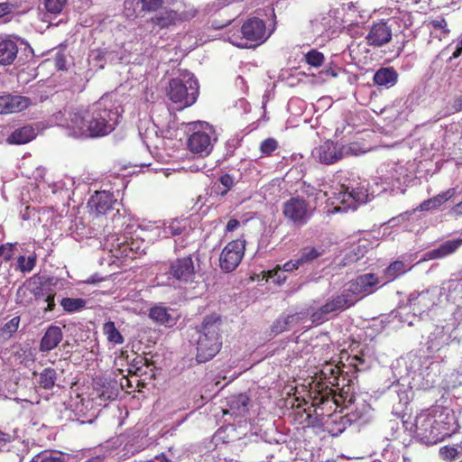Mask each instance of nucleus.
Wrapping results in <instances>:
<instances>
[{
  "label": "nucleus",
  "mask_w": 462,
  "mask_h": 462,
  "mask_svg": "<svg viewBox=\"0 0 462 462\" xmlns=\"http://www.w3.org/2000/svg\"><path fill=\"white\" fill-rule=\"evenodd\" d=\"M341 366L332 362H326L319 371V381L310 387L309 398L310 407L308 410L306 421L308 426L322 425L324 430L332 436H337L345 430L343 418L333 415L338 406L335 390L331 386H339Z\"/></svg>",
  "instance_id": "1"
},
{
  "label": "nucleus",
  "mask_w": 462,
  "mask_h": 462,
  "mask_svg": "<svg viewBox=\"0 0 462 462\" xmlns=\"http://www.w3.org/2000/svg\"><path fill=\"white\" fill-rule=\"evenodd\" d=\"M118 114L108 109L104 98L88 109H78L69 114L67 128L69 135L79 137L103 136L115 128Z\"/></svg>",
  "instance_id": "2"
},
{
  "label": "nucleus",
  "mask_w": 462,
  "mask_h": 462,
  "mask_svg": "<svg viewBox=\"0 0 462 462\" xmlns=\"http://www.w3.org/2000/svg\"><path fill=\"white\" fill-rule=\"evenodd\" d=\"M453 420V416L448 414H436L424 411L415 418L414 432L421 442L434 445L455 433Z\"/></svg>",
  "instance_id": "3"
},
{
  "label": "nucleus",
  "mask_w": 462,
  "mask_h": 462,
  "mask_svg": "<svg viewBox=\"0 0 462 462\" xmlns=\"http://www.w3.org/2000/svg\"><path fill=\"white\" fill-rule=\"evenodd\" d=\"M221 316L216 313L207 315L200 326V335L197 342L196 359L205 363L212 359L221 349Z\"/></svg>",
  "instance_id": "4"
},
{
  "label": "nucleus",
  "mask_w": 462,
  "mask_h": 462,
  "mask_svg": "<svg viewBox=\"0 0 462 462\" xmlns=\"http://www.w3.org/2000/svg\"><path fill=\"white\" fill-rule=\"evenodd\" d=\"M199 96V83L193 75L186 74L183 78L172 79L167 88L168 98L179 110L192 106Z\"/></svg>",
  "instance_id": "5"
},
{
  "label": "nucleus",
  "mask_w": 462,
  "mask_h": 462,
  "mask_svg": "<svg viewBox=\"0 0 462 462\" xmlns=\"http://www.w3.org/2000/svg\"><path fill=\"white\" fill-rule=\"evenodd\" d=\"M188 140L187 147L192 153L208 155L216 141L213 128L205 122H192L187 124Z\"/></svg>",
  "instance_id": "6"
},
{
  "label": "nucleus",
  "mask_w": 462,
  "mask_h": 462,
  "mask_svg": "<svg viewBox=\"0 0 462 462\" xmlns=\"http://www.w3.org/2000/svg\"><path fill=\"white\" fill-rule=\"evenodd\" d=\"M283 217L293 226L301 227L306 226L314 214L310 204L300 196L291 197L282 206Z\"/></svg>",
  "instance_id": "7"
},
{
  "label": "nucleus",
  "mask_w": 462,
  "mask_h": 462,
  "mask_svg": "<svg viewBox=\"0 0 462 462\" xmlns=\"http://www.w3.org/2000/svg\"><path fill=\"white\" fill-rule=\"evenodd\" d=\"M350 154H358L356 143L337 148L333 142L327 141L312 151L313 157L325 164L334 163L344 156Z\"/></svg>",
  "instance_id": "8"
},
{
  "label": "nucleus",
  "mask_w": 462,
  "mask_h": 462,
  "mask_svg": "<svg viewBox=\"0 0 462 462\" xmlns=\"http://www.w3.org/2000/svg\"><path fill=\"white\" fill-rule=\"evenodd\" d=\"M167 274L169 279H173L180 282H193L196 277V270L191 254L170 261Z\"/></svg>",
  "instance_id": "9"
},
{
  "label": "nucleus",
  "mask_w": 462,
  "mask_h": 462,
  "mask_svg": "<svg viewBox=\"0 0 462 462\" xmlns=\"http://www.w3.org/2000/svg\"><path fill=\"white\" fill-rule=\"evenodd\" d=\"M245 250V242L233 240L226 244L219 255V265L223 272L235 271L241 263Z\"/></svg>",
  "instance_id": "10"
},
{
  "label": "nucleus",
  "mask_w": 462,
  "mask_h": 462,
  "mask_svg": "<svg viewBox=\"0 0 462 462\" xmlns=\"http://www.w3.org/2000/svg\"><path fill=\"white\" fill-rule=\"evenodd\" d=\"M241 32L243 34V38L251 43H240L238 44L240 47L259 45L265 42L270 36V33H267L266 32L264 22L256 17L250 18L245 22L241 27Z\"/></svg>",
  "instance_id": "11"
},
{
  "label": "nucleus",
  "mask_w": 462,
  "mask_h": 462,
  "mask_svg": "<svg viewBox=\"0 0 462 462\" xmlns=\"http://www.w3.org/2000/svg\"><path fill=\"white\" fill-rule=\"evenodd\" d=\"M368 196V190L365 187L352 188L349 190V188L343 185L337 197L341 205L338 210L356 209L358 205L367 201Z\"/></svg>",
  "instance_id": "12"
},
{
  "label": "nucleus",
  "mask_w": 462,
  "mask_h": 462,
  "mask_svg": "<svg viewBox=\"0 0 462 462\" xmlns=\"http://www.w3.org/2000/svg\"><path fill=\"white\" fill-rule=\"evenodd\" d=\"M392 26L387 22L380 21L374 23L365 37L369 46L379 48L392 40Z\"/></svg>",
  "instance_id": "13"
},
{
  "label": "nucleus",
  "mask_w": 462,
  "mask_h": 462,
  "mask_svg": "<svg viewBox=\"0 0 462 462\" xmlns=\"http://www.w3.org/2000/svg\"><path fill=\"white\" fill-rule=\"evenodd\" d=\"M116 202L114 195L110 191H96V193L89 199V206L97 216L106 215L112 210L113 205Z\"/></svg>",
  "instance_id": "14"
},
{
  "label": "nucleus",
  "mask_w": 462,
  "mask_h": 462,
  "mask_svg": "<svg viewBox=\"0 0 462 462\" xmlns=\"http://www.w3.org/2000/svg\"><path fill=\"white\" fill-rule=\"evenodd\" d=\"M30 105V99L22 96H0V115L23 111Z\"/></svg>",
  "instance_id": "15"
},
{
  "label": "nucleus",
  "mask_w": 462,
  "mask_h": 462,
  "mask_svg": "<svg viewBox=\"0 0 462 462\" xmlns=\"http://www.w3.org/2000/svg\"><path fill=\"white\" fill-rule=\"evenodd\" d=\"M62 338H63V332H62L61 328L56 325H50L46 328V330L40 341L39 351L43 352V353H48V352L53 350L54 348H56L59 346V344L61 342Z\"/></svg>",
  "instance_id": "16"
},
{
  "label": "nucleus",
  "mask_w": 462,
  "mask_h": 462,
  "mask_svg": "<svg viewBox=\"0 0 462 462\" xmlns=\"http://www.w3.org/2000/svg\"><path fill=\"white\" fill-rule=\"evenodd\" d=\"M462 245V239L448 240L441 244L438 248L428 251L425 259L435 260L447 257L454 254Z\"/></svg>",
  "instance_id": "17"
},
{
  "label": "nucleus",
  "mask_w": 462,
  "mask_h": 462,
  "mask_svg": "<svg viewBox=\"0 0 462 462\" xmlns=\"http://www.w3.org/2000/svg\"><path fill=\"white\" fill-rule=\"evenodd\" d=\"M17 42L11 39L0 41V65L7 66L14 63L17 57Z\"/></svg>",
  "instance_id": "18"
},
{
  "label": "nucleus",
  "mask_w": 462,
  "mask_h": 462,
  "mask_svg": "<svg viewBox=\"0 0 462 462\" xmlns=\"http://www.w3.org/2000/svg\"><path fill=\"white\" fill-rule=\"evenodd\" d=\"M37 135L36 130L31 125H24L15 129L6 139L9 144H25Z\"/></svg>",
  "instance_id": "19"
},
{
  "label": "nucleus",
  "mask_w": 462,
  "mask_h": 462,
  "mask_svg": "<svg viewBox=\"0 0 462 462\" xmlns=\"http://www.w3.org/2000/svg\"><path fill=\"white\" fill-rule=\"evenodd\" d=\"M378 283L379 280L375 274L365 273L356 278L351 286V290L355 293H367Z\"/></svg>",
  "instance_id": "20"
},
{
  "label": "nucleus",
  "mask_w": 462,
  "mask_h": 462,
  "mask_svg": "<svg viewBox=\"0 0 462 462\" xmlns=\"http://www.w3.org/2000/svg\"><path fill=\"white\" fill-rule=\"evenodd\" d=\"M456 194V189H448V190L438 194L429 199L424 200L420 204L418 209L421 211H428L430 209H436L440 207L443 203L450 199Z\"/></svg>",
  "instance_id": "21"
},
{
  "label": "nucleus",
  "mask_w": 462,
  "mask_h": 462,
  "mask_svg": "<svg viewBox=\"0 0 462 462\" xmlns=\"http://www.w3.org/2000/svg\"><path fill=\"white\" fill-rule=\"evenodd\" d=\"M234 185L231 175H219V178L214 181L210 187V196H225Z\"/></svg>",
  "instance_id": "22"
},
{
  "label": "nucleus",
  "mask_w": 462,
  "mask_h": 462,
  "mask_svg": "<svg viewBox=\"0 0 462 462\" xmlns=\"http://www.w3.org/2000/svg\"><path fill=\"white\" fill-rule=\"evenodd\" d=\"M398 75L393 68H383L374 76V81L378 86L392 87L397 81Z\"/></svg>",
  "instance_id": "23"
},
{
  "label": "nucleus",
  "mask_w": 462,
  "mask_h": 462,
  "mask_svg": "<svg viewBox=\"0 0 462 462\" xmlns=\"http://www.w3.org/2000/svg\"><path fill=\"white\" fill-rule=\"evenodd\" d=\"M57 377L54 368L46 367L38 374L37 386L43 390H51L56 384Z\"/></svg>",
  "instance_id": "24"
},
{
  "label": "nucleus",
  "mask_w": 462,
  "mask_h": 462,
  "mask_svg": "<svg viewBox=\"0 0 462 462\" xmlns=\"http://www.w3.org/2000/svg\"><path fill=\"white\" fill-rule=\"evenodd\" d=\"M187 227L186 219L173 218L163 223L162 233L164 237L181 235Z\"/></svg>",
  "instance_id": "25"
},
{
  "label": "nucleus",
  "mask_w": 462,
  "mask_h": 462,
  "mask_svg": "<svg viewBox=\"0 0 462 462\" xmlns=\"http://www.w3.org/2000/svg\"><path fill=\"white\" fill-rule=\"evenodd\" d=\"M250 398L245 394L240 393L235 395L229 401V408L235 415H244L249 410Z\"/></svg>",
  "instance_id": "26"
},
{
  "label": "nucleus",
  "mask_w": 462,
  "mask_h": 462,
  "mask_svg": "<svg viewBox=\"0 0 462 462\" xmlns=\"http://www.w3.org/2000/svg\"><path fill=\"white\" fill-rule=\"evenodd\" d=\"M351 305L352 302L349 300V296L346 294H341L328 300L323 306L325 307V310L330 314L337 310H343Z\"/></svg>",
  "instance_id": "27"
},
{
  "label": "nucleus",
  "mask_w": 462,
  "mask_h": 462,
  "mask_svg": "<svg viewBox=\"0 0 462 462\" xmlns=\"http://www.w3.org/2000/svg\"><path fill=\"white\" fill-rule=\"evenodd\" d=\"M103 333L106 337L108 343L116 346L121 345L124 343V337L120 333V331L116 328L115 322L106 321L103 325Z\"/></svg>",
  "instance_id": "28"
},
{
  "label": "nucleus",
  "mask_w": 462,
  "mask_h": 462,
  "mask_svg": "<svg viewBox=\"0 0 462 462\" xmlns=\"http://www.w3.org/2000/svg\"><path fill=\"white\" fill-rule=\"evenodd\" d=\"M324 253V249L322 248H317L314 246H305L300 249V255H299V261L302 265L306 263H310L321 256Z\"/></svg>",
  "instance_id": "29"
},
{
  "label": "nucleus",
  "mask_w": 462,
  "mask_h": 462,
  "mask_svg": "<svg viewBox=\"0 0 462 462\" xmlns=\"http://www.w3.org/2000/svg\"><path fill=\"white\" fill-rule=\"evenodd\" d=\"M180 21V17L175 11H165L152 18V22L160 27H167Z\"/></svg>",
  "instance_id": "30"
},
{
  "label": "nucleus",
  "mask_w": 462,
  "mask_h": 462,
  "mask_svg": "<svg viewBox=\"0 0 462 462\" xmlns=\"http://www.w3.org/2000/svg\"><path fill=\"white\" fill-rule=\"evenodd\" d=\"M20 317L15 316L0 328V340L9 339L18 329L20 325Z\"/></svg>",
  "instance_id": "31"
},
{
  "label": "nucleus",
  "mask_w": 462,
  "mask_h": 462,
  "mask_svg": "<svg viewBox=\"0 0 462 462\" xmlns=\"http://www.w3.org/2000/svg\"><path fill=\"white\" fill-rule=\"evenodd\" d=\"M60 305L66 312L73 313L85 308L86 300L80 298H63L60 300Z\"/></svg>",
  "instance_id": "32"
},
{
  "label": "nucleus",
  "mask_w": 462,
  "mask_h": 462,
  "mask_svg": "<svg viewBox=\"0 0 462 462\" xmlns=\"http://www.w3.org/2000/svg\"><path fill=\"white\" fill-rule=\"evenodd\" d=\"M406 272V265L402 261H394L386 268L384 274L388 280L393 281Z\"/></svg>",
  "instance_id": "33"
},
{
  "label": "nucleus",
  "mask_w": 462,
  "mask_h": 462,
  "mask_svg": "<svg viewBox=\"0 0 462 462\" xmlns=\"http://www.w3.org/2000/svg\"><path fill=\"white\" fill-rule=\"evenodd\" d=\"M149 317L161 324H165L170 319V314L168 313V310L164 307L155 306L151 308L149 312Z\"/></svg>",
  "instance_id": "34"
},
{
  "label": "nucleus",
  "mask_w": 462,
  "mask_h": 462,
  "mask_svg": "<svg viewBox=\"0 0 462 462\" xmlns=\"http://www.w3.org/2000/svg\"><path fill=\"white\" fill-rule=\"evenodd\" d=\"M429 25L431 26L436 32H439V35H438L439 40H441L442 37H447L449 33L448 23L443 17H438L436 19L430 20L429 22Z\"/></svg>",
  "instance_id": "35"
},
{
  "label": "nucleus",
  "mask_w": 462,
  "mask_h": 462,
  "mask_svg": "<svg viewBox=\"0 0 462 462\" xmlns=\"http://www.w3.org/2000/svg\"><path fill=\"white\" fill-rule=\"evenodd\" d=\"M16 302L19 305L27 307L32 302V289L21 286L16 291Z\"/></svg>",
  "instance_id": "36"
},
{
  "label": "nucleus",
  "mask_w": 462,
  "mask_h": 462,
  "mask_svg": "<svg viewBox=\"0 0 462 462\" xmlns=\"http://www.w3.org/2000/svg\"><path fill=\"white\" fill-rule=\"evenodd\" d=\"M279 148V143L274 138H267L263 140L259 146L262 155H272Z\"/></svg>",
  "instance_id": "37"
},
{
  "label": "nucleus",
  "mask_w": 462,
  "mask_h": 462,
  "mask_svg": "<svg viewBox=\"0 0 462 462\" xmlns=\"http://www.w3.org/2000/svg\"><path fill=\"white\" fill-rule=\"evenodd\" d=\"M18 269L22 273H30L35 266L36 257L29 256L25 258L23 255H21L17 259Z\"/></svg>",
  "instance_id": "38"
},
{
  "label": "nucleus",
  "mask_w": 462,
  "mask_h": 462,
  "mask_svg": "<svg viewBox=\"0 0 462 462\" xmlns=\"http://www.w3.org/2000/svg\"><path fill=\"white\" fill-rule=\"evenodd\" d=\"M305 60L310 66L318 68L324 62V55L316 50H311L306 53Z\"/></svg>",
  "instance_id": "39"
},
{
  "label": "nucleus",
  "mask_w": 462,
  "mask_h": 462,
  "mask_svg": "<svg viewBox=\"0 0 462 462\" xmlns=\"http://www.w3.org/2000/svg\"><path fill=\"white\" fill-rule=\"evenodd\" d=\"M458 455L459 451L457 450V448L454 446H444L439 449V456L445 461L451 462L455 460Z\"/></svg>",
  "instance_id": "40"
},
{
  "label": "nucleus",
  "mask_w": 462,
  "mask_h": 462,
  "mask_svg": "<svg viewBox=\"0 0 462 462\" xmlns=\"http://www.w3.org/2000/svg\"><path fill=\"white\" fill-rule=\"evenodd\" d=\"M66 3L67 0H45L44 2L46 10L54 14L61 13Z\"/></svg>",
  "instance_id": "41"
},
{
  "label": "nucleus",
  "mask_w": 462,
  "mask_h": 462,
  "mask_svg": "<svg viewBox=\"0 0 462 462\" xmlns=\"http://www.w3.org/2000/svg\"><path fill=\"white\" fill-rule=\"evenodd\" d=\"M328 312L325 310V307L322 305L319 310L311 313L310 319L315 325L324 323L328 319Z\"/></svg>",
  "instance_id": "42"
},
{
  "label": "nucleus",
  "mask_w": 462,
  "mask_h": 462,
  "mask_svg": "<svg viewBox=\"0 0 462 462\" xmlns=\"http://www.w3.org/2000/svg\"><path fill=\"white\" fill-rule=\"evenodd\" d=\"M308 314L309 313L307 311H300V312H297V313H294V314H291V315H287V316H282V318L284 319V320L287 323L288 330L290 329L291 325L298 324L301 320L306 319Z\"/></svg>",
  "instance_id": "43"
},
{
  "label": "nucleus",
  "mask_w": 462,
  "mask_h": 462,
  "mask_svg": "<svg viewBox=\"0 0 462 462\" xmlns=\"http://www.w3.org/2000/svg\"><path fill=\"white\" fill-rule=\"evenodd\" d=\"M51 290L50 286L38 285L32 289V295L36 301L43 300Z\"/></svg>",
  "instance_id": "44"
},
{
  "label": "nucleus",
  "mask_w": 462,
  "mask_h": 462,
  "mask_svg": "<svg viewBox=\"0 0 462 462\" xmlns=\"http://www.w3.org/2000/svg\"><path fill=\"white\" fill-rule=\"evenodd\" d=\"M14 244L7 243L0 245V257L5 262H8L13 258L14 251Z\"/></svg>",
  "instance_id": "45"
},
{
  "label": "nucleus",
  "mask_w": 462,
  "mask_h": 462,
  "mask_svg": "<svg viewBox=\"0 0 462 462\" xmlns=\"http://www.w3.org/2000/svg\"><path fill=\"white\" fill-rule=\"evenodd\" d=\"M347 361L349 363V365L354 368V371L356 373L364 371L365 368L364 367L365 361L363 356H348Z\"/></svg>",
  "instance_id": "46"
},
{
  "label": "nucleus",
  "mask_w": 462,
  "mask_h": 462,
  "mask_svg": "<svg viewBox=\"0 0 462 462\" xmlns=\"http://www.w3.org/2000/svg\"><path fill=\"white\" fill-rule=\"evenodd\" d=\"M287 330H288L287 323L284 320V319L282 318V316L276 319L271 327V331L274 335H279Z\"/></svg>",
  "instance_id": "47"
},
{
  "label": "nucleus",
  "mask_w": 462,
  "mask_h": 462,
  "mask_svg": "<svg viewBox=\"0 0 462 462\" xmlns=\"http://www.w3.org/2000/svg\"><path fill=\"white\" fill-rule=\"evenodd\" d=\"M110 239H112L113 241H115V240L119 241L118 238L115 239V236H111L110 238H108L106 242L108 243ZM111 246L112 247L110 248V251L112 253H114V251L116 250V251H121L122 254H125V255H127L126 251L128 249L133 250V248L130 247V245L125 241L117 242L116 245L112 243Z\"/></svg>",
  "instance_id": "48"
},
{
  "label": "nucleus",
  "mask_w": 462,
  "mask_h": 462,
  "mask_svg": "<svg viewBox=\"0 0 462 462\" xmlns=\"http://www.w3.org/2000/svg\"><path fill=\"white\" fill-rule=\"evenodd\" d=\"M163 0H141L142 10L146 12H153L160 8Z\"/></svg>",
  "instance_id": "49"
},
{
  "label": "nucleus",
  "mask_w": 462,
  "mask_h": 462,
  "mask_svg": "<svg viewBox=\"0 0 462 462\" xmlns=\"http://www.w3.org/2000/svg\"><path fill=\"white\" fill-rule=\"evenodd\" d=\"M301 190L308 196L317 195L319 191H321L319 184L314 185L306 180H303L302 182Z\"/></svg>",
  "instance_id": "50"
},
{
  "label": "nucleus",
  "mask_w": 462,
  "mask_h": 462,
  "mask_svg": "<svg viewBox=\"0 0 462 462\" xmlns=\"http://www.w3.org/2000/svg\"><path fill=\"white\" fill-rule=\"evenodd\" d=\"M55 296H56V291L52 289L49 292L47 297L44 298L43 301L46 303V306L43 307V310L45 312L54 310L55 306H56V304H55Z\"/></svg>",
  "instance_id": "51"
},
{
  "label": "nucleus",
  "mask_w": 462,
  "mask_h": 462,
  "mask_svg": "<svg viewBox=\"0 0 462 462\" xmlns=\"http://www.w3.org/2000/svg\"><path fill=\"white\" fill-rule=\"evenodd\" d=\"M31 462H65L64 458L61 457H54L51 455L46 456H36L32 458Z\"/></svg>",
  "instance_id": "52"
},
{
  "label": "nucleus",
  "mask_w": 462,
  "mask_h": 462,
  "mask_svg": "<svg viewBox=\"0 0 462 462\" xmlns=\"http://www.w3.org/2000/svg\"><path fill=\"white\" fill-rule=\"evenodd\" d=\"M14 440V437L9 433L0 430V452L7 449V445Z\"/></svg>",
  "instance_id": "53"
},
{
  "label": "nucleus",
  "mask_w": 462,
  "mask_h": 462,
  "mask_svg": "<svg viewBox=\"0 0 462 462\" xmlns=\"http://www.w3.org/2000/svg\"><path fill=\"white\" fill-rule=\"evenodd\" d=\"M300 266H302V264L299 261V258L291 259L282 265V270L284 272H292L299 269Z\"/></svg>",
  "instance_id": "54"
},
{
  "label": "nucleus",
  "mask_w": 462,
  "mask_h": 462,
  "mask_svg": "<svg viewBox=\"0 0 462 462\" xmlns=\"http://www.w3.org/2000/svg\"><path fill=\"white\" fill-rule=\"evenodd\" d=\"M240 226V222L237 219L231 218L226 226V232H233L235 231L238 226Z\"/></svg>",
  "instance_id": "55"
},
{
  "label": "nucleus",
  "mask_w": 462,
  "mask_h": 462,
  "mask_svg": "<svg viewBox=\"0 0 462 462\" xmlns=\"http://www.w3.org/2000/svg\"><path fill=\"white\" fill-rule=\"evenodd\" d=\"M12 11V5L8 3H0V17H3Z\"/></svg>",
  "instance_id": "56"
},
{
  "label": "nucleus",
  "mask_w": 462,
  "mask_h": 462,
  "mask_svg": "<svg viewBox=\"0 0 462 462\" xmlns=\"http://www.w3.org/2000/svg\"><path fill=\"white\" fill-rule=\"evenodd\" d=\"M452 107L456 112L462 111V95L455 97Z\"/></svg>",
  "instance_id": "57"
},
{
  "label": "nucleus",
  "mask_w": 462,
  "mask_h": 462,
  "mask_svg": "<svg viewBox=\"0 0 462 462\" xmlns=\"http://www.w3.org/2000/svg\"><path fill=\"white\" fill-rule=\"evenodd\" d=\"M143 142L146 144L147 147H158V143L153 141V138L149 135V134H145L143 137Z\"/></svg>",
  "instance_id": "58"
},
{
  "label": "nucleus",
  "mask_w": 462,
  "mask_h": 462,
  "mask_svg": "<svg viewBox=\"0 0 462 462\" xmlns=\"http://www.w3.org/2000/svg\"><path fill=\"white\" fill-rule=\"evenodd\" d=\"M147 462H171V460L164 454H162L160 456H156L154 460H150Z\"/></svg>",
  "instance_id": "59"
},
{
  "label": "nucleus",
  "mask_w": 462,
  "mask_h": 462,
  "mask_svg": "<svg viewBox=\"0 0 462 462\" xmlns=\"http://www.w3.org/2000/svg\"><path fill=\"white\" fill-rule=\"evenodd\" d=\"M452 210L456 215H462V200L459 203L456 204L453 207Z\"/></svg>",
  "instance_id": "60"
},
{
  "label": "nucleus",
  "mask_w": 462,
  "mask_h": 462,
  "mask_svg": "<svg viewBox=\"0 0 462 462\" xmlns=\"http://www.w3.org/2000/svg\"><path fill=\"white\" fill-rule=\"evenodd\" d=\"M277 270H281L279 265H277V269L269 272L270 276H273L277 273Z\"/></svg>",
  "instance_id": "61"
},
{
  "label": "nucleus",
  "mask_w": 462,
  "mask_h": 462,
  "mask_svg": "<svg viewBox=\"0 0 462 462\" xmlns=\"http://www.w3.org/2000/svg\"><path fill=\"white\" fill-rule=\"evenodd\" d=\"M133 366L135 368L134 374H137L138 372H141L142 368L140 366H136L135 365H134Z\"/></svg>",
  "instance_id": "62"
},
{
  "label": "nucleus",
  "mask_w": 462,
  "mask_h": 462,
  "mask_svg": "<svg viewBox=\"0 0 462 462\" xmlns=\"http://www.w3.org/2000/svg\"><path fill=\"white\" fill-rule=\"evenodd\" d=\"M199 170H200V169H199V166H196V167H194V168H190V171H199Z\"/></svg>",
  "instance_id": "63"
},
{
  "label": "nucleus",
  "mask_w": 462,
  "mask_h": 462,
  "mask_svg": "<svg viewBox=\"0 0 462 462\" xmlns=\"http://www.w3.org/2000/svg\"><path fill=\"white\" fill-rule=\"evenodd\" d=\"M149 167H150V165H143V166H142V168H146L147 171H151Z\"/></svg>",
  "instance_id": "64"
}]
</instances>
